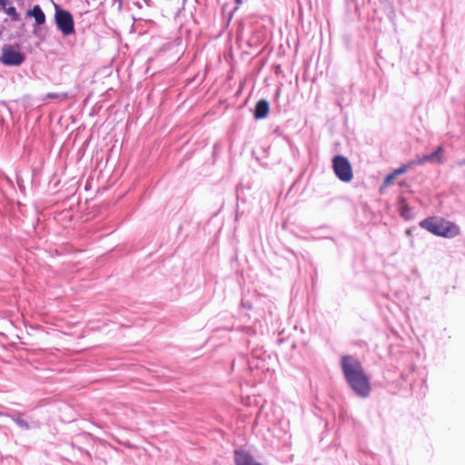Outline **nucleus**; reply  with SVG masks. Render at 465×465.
Returning a JSON list of instances; mask_svg holds the SVG:
<instances>
[{"instance_id":"nucleus-1","label":"nucleus","mask_w":465,"mask_h":465,"mask_svg":"<svg viewBox=\"0 0 465 465\" xmlns=\"http://www.w3.org/2000/svg\"><path fill=\"white\" fill-rule=\"evenodd\" d=\"M343 374L353 391L363 398L369 396L371 384L362 363L353 356L345 355L341 361Z\"/></svg>"},{"instance_id":"nucleus-2","label":"nucleus","mask_w":465,"mask_h":465,"mask_svg":"<svg viewBox=\"0 0 465 465\" xmlns=\"http://www.w3.org/2000/svg\"><path fill=\"white\" fill-rule=\"evenodd\" d=\"M420 227L434 235L446 238H452L460 232L457 223L439 216H431L421 220Z\"/></svg>"},{"instance_id":"nucleus-3","label":"nucleus","mask_w":465,"mask_h":465,"mask_svg":"<svg viewBox=\"0 0 465 465\" xmlns=\"http://www.w3.org/2000/svg\"><path fill=\"white\" fill-rule=\"evenodd\" d=\"M332 169L335 175L342 182H350L352 177V169L348 158L336 155L332 159Z\"/></svg>"},{"instance_id":"nucleus-4","label":"nucleus","mask_w":465,"mask_h":465,"mask_svg":"<svg viewBox=\"0 0 465 465\" xmlns=\"http://www.w3.org/2000/svg\"><path fill=\"white\" fill-rule=\"evenodd\" d=\"M54 20L57 28L64 35H71L74 32V19L70 12L56 8Z\"/></svg>"},{"instance_id":"nucleus-5","label":"nucleus","mask_w":465,"mask_h":465,"mask_svg":"<svg viewBox=\"0 0 465 465\" xmlns=\"http://www.w3.org/2000/svg\"><path fill=\"white\" fill-rule=\"evenodd\" d=\"M25 61V55L15 50L13 47H5L2 50V55L0 57V62L5 65H20Z\"/></svg>"},{"instance_id":"nucleus-6","label":"nucleus","mask_w":465,"mask_h":465,"mask_svg":"<svg viewBox=\"0 0 465 465\" xmlns=\"http://www.w3.org/2000/svg\"><path fill=\"white\" fill-rule=\"evenodd\" d=\"M234 460L236 465H257L259 461H255V459L249 453L235 450L234 451Z\"/></svg>"},{"instance_id":"nucleus-7","label":"nucleus","mask_w":465,"mask_h":465,"mask_svg":"<svg viewBox=\"0 0 465 465\" xmlns=\"http://www.w3.org/2000/svg\"><path fill=\"white\" fill-rule=\"evenodd\" d=\"M270 104L266 100H260L254 108L253 115L255 119H263L268 116Z\"/></svg>"},{"instance_id":"nucleus-8","label":"nucleus","mask_w":465,"mask_h":465,"mask_svg":"<svg viewBox=\"0 0 465 465\" xmlns=\"http://www.w3.org/2000/svg\"><path fill=\"white\" fill-rule=\"evenodd\" d=\"M27 15L34 16L37 25H42L45 23V15L38 5H35L33 9L29 10L27 12Z\"/></svg>"},{"instance_id":"nucleus-9","label":"nucleus","mask_w":465,"mask_h":465,"mask_svg":"<svg viewBox=\"0 0 465 465\" xmlns=\"http://www.w3.org/2000/svg\"><path fill=\"white\" fill-rule=\"evenodd\" d=\"M400 214L405 218H409L411 215V209L404 199L400 200Z\"/></svg>"},{"instance_id":"nucleus-10","label":"nucleus","mask_w":465,"mask_h":465,"mask_svg":"<svg viewBox=\"0 0 465 465\" xmlns=\"http://www.w3.org/2000/svg\"><path fill=\"white\" fill-rule=\"evenodd\" d=\"M443 153H444L443 146L442 145L438 146L435 153L430 154L431 160L435 161L439 163H443V158H442Z\"/></svg>"},{"instance_id":"nucleus-11","label":"nucleus","mask_w":465,"mask_h":465,"mask_svg":"<svg viewBox=\"0 0 465 465\" xmlns=\"http://www.w3.org/2000/svg\"><path fill=\"white\" fill-rule=\"evenodd\" d=\"M414 164L412 161L409 162L408 163L401 165L397 170H395L393 173H395L396 177L405 173L407 171L410 170V168L413 167Z\"/></svg>"},{"instance_id":"nucleus-12","label":"nucleus","mask_w":465,"mask_h":465,"mask_svg":"<svg viewBox=\"0 0 465 465\" xmlns=\"http://www.w3.org/2000/svg\"><path fill=\"white\" fill-rule=\"evenodd\" d=\"M427 162H432L430 154L425 155L423 157H418L415 160H412V163L415 165L423 164Z\"/></svg>"},{"instance_id":"nucleus-13","label":"nucleus","mask_w":465,"mask_h":465,"mask_svg":"<svg viewBox=\"0 0 465 465\" xmlns=\"http://www.w3.org/2000/svg\"><path fill=\"white\" fill-rule=\"evenodd\" d=\"M5 13L11 16V18L15 21H17L19 20L20 16L18 15V13L15 11V7L14 6H11V7H8L6 10H5Z\"/></svg>"},{"instance_id":"nucleus-14","label":"nucleus","mask_w":465,"mask_h":465,"mask_svg":"<svg viewBox=\"0 0 465 465\" xmlns=\"http://www.w3.org/2000/svg\"><path fill=\"white\" fill-rule=\"evenodd\" d=\"M395 178L396 175L394 173L388 174L383 181V185L388 186Z\"/></svg>"},{"instance_id":"nucleus-15","label":"nucleus","mask_w":465,"mask_h":465,"mask_svg":"<svg viewBox=\"0 0 465 465\" xmlns=\"http://www.w3.org/2000/svg\"><path fill=\"white\" fill-rule=\"evenodd\" d=\"M48 98L54 99V98H59V94H54V93H49L47 94Z\"/></svg>"},{"instance_id":"nucleus-16","label":"nucleus","mask_w":465,"mask_h":465,"mask_svg":"<svg viewBox=\"0 0 465 465\" xmlns=\"http://www.w3.org/2000/svg\"><path fill=\"white\" fill-rule=\"evenodd\" d=\"M8 0H0V5L5 6L6 5Z\"/></svg>"},{"instance_id":"nucleus-17","label":"nucleus","mask_w":465,"mask_h":465,"mask_svg":"<svg viewBox=\"0 0 465 465\" xmlns=\"http://www.w3.org/2000/svg\"><path fill=\"white\" fill-rule=\"evenodd\" d=\"M236 4L238 6H241L242 5V0H236Z\"/></svg>"},{"instance_id":"nucleus-18","label":"nucleus","mask_w":465,"mask_h":465,"mask_svg":"<svg viewBox=\"0 0 465 465\" xmlns=\"http://www.w3.org/2000/svg\"><path fill=\"white\" fill-rule=\"evenodd\" d=\"M62 97H63V99H66L67 98V94H62Z\"/></svg>"},{"instance_id":"nucleus-19","label":"nucleus","mask_w":465,"mask_h":465,"mask_svg":"<svg viewBox=\"0 0 465 465\" xmlns=\"http://www.w3.org/2000/svg\"><path fill=\"white\" fill-rule=\"evenodd\" d=\"M186 0H181L182 3H184Z\"/></svg>"},{"instance_id":"nucleus-20","label":"nucleus","mask_w":465,"mask_h":465,"mask_svg":"<svg viewBox=\"0 0 465 465\" xmlns=\"http://www.w3.org/2000/svg\"><path fill=\"white\" fill-rule=\"evenodd\" d=\"M257 465H262L261 463H258Z\"/></svg>"}]
</instances>
